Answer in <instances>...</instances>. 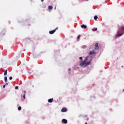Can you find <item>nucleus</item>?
Returning a JSON list of instances; mask_svg holds the SVG:
<instances>
[{"instance_id":"c756f323","label":"nucleus","mask_w":124,"mask_h":124,"mask_svg":"<svg viewBox=\"0 0 124 124\" xmlns=\"http://www.w3.org/2000/svg\"><path fill=\"white\" fill-rule=\"evenodd\" d=\"M87 1L89 0H86Z\"/></svg>"},{"instance_id":"4be33fe9","label":"nucleus","mask_w":124,"mask_h":124,"mask_svg":"<svg viewBox=\"0 0 124 124\" xmlns=\"http://www.w3.org/2000/svg\"><path fill=\"white\" fill-rule=\"evenodd\" d=\"M3 88L4 89V88H5V85H4L3 86Z\"/></svg>"},{"instance_id":"f03ea898","label":"nucleus","mask_w":124,"mask_h":124,"mask_svg":"<svg viewBox=\"0 0 124 124\" xmlns=\"http://www.w3.org/2000/svg\"><path fill=\"white\" fill-rule=\"evenodd\" d=\"M88 57H86L83 61L80 62V65L81 66H86V63L87 62V61H88Z\"/></svg>"},{"instance_id":"ddd939ff","label":"nucleus","mask_w":124,"mask_h":124,"mask_svg":"<svg viewBox=\"0 0 124 124\" xmlns=\"http://www.w3.org/2000/svg\"><path fill=\"white\" fill-rule=\"evenodd\" d=\"M93 31H97V28H93L92 29Z\"/></svg>"},{"instance_id":"412c9836","label":"nucleus","mask_w":124,"mask_h":124,"mask_svg":"<svg viewBox=\"0 0 124 124\" xmlns=\"http://www.w3.org/2000/svg\"><path fill=\"white\" fill-rule=\"evenodd\" d=\"M79 59L81 60V61H83V58H82V57H80Z\"/></svg>"},{"instance_id":"9d476101","label":"nucleus","mask_w":124,"mask_h":124,"mask_svg":"<svg viewBox=\"0 0 124 124\" xmlns=\"http://www.w3.org/2000/svg\"><path fill=\"white\" fill-rule=\"evenodd\" d=\"M91 64V62H86L85 66H87V65H90Z\"/></svg>"},{"instance_id":"0eeeda50","label":"nucleus","mask_w":124,"mask_h":124,"mask_svg":"<svg viewBox=\"0 0 124 124\" xmlns=\"http://www.w3.org/2000/svg\"><path fill=\"white\" fill-rule=\"evenodd\" d=\"M95 53V51L94 50H92L89 52V55H93V54Z\"/></svg>"},{"instance_id":"5701e85b","label":"nucleus","mask_w":124,"mask_h":124,"mask_svg":"<svg viewBox=\"0 0 124 124\" xmlns=\"http://www.w3.org/2000/svg\"><path fill=\"white\" fill-rule=\"evenodd\" d=\"M41 1L43 2V1H44V0H41Z\"/></svg>"},{"instance_id":"a878e982","label":"nucleus","mask_w":124,"mask_h":124,"mask_svg":"<svg viewBox=\"0 0 124 124\" xmlns=\"http://www.w3.org/2000/svg\"><path fill=\"white\" fill-rule=\"evenodd\" d=\"M4 78H7V77H4Z\"/></svg>"},{"instance_id":"bb28decb","label":"nucleus","mask_w":124,"mask_h":124,"mask_svg":"<svg viewBox=\"0 0 124 124\" xmlns=\"http://www.w3.org/2000/svg\"><path fill=\"white\" fill-rule=\"evenodd\" d=\"M9 78H12V77H10Z\"/></svg>"},{"instance_id":"c85d7f7f","label":"nucleus","mask_w":124,"mask_h":124,"mask_svg":"<svg viewBox=\"0 0 124 124\" xmlns=\"http://www.w3.org/2000/svg\"><path fill=\"white\" fill-rule=\"evenodd\" d=\"M26 93V91L24 92V94Z\"/></svg>"},{"instance_id":"a211bd4d","label":"nucleus","mask_w":124,"mask_h":124,"mask_svg":"<svg viewBox=\"0 0 124 124\" xmlns=\"http://www.w3.org/2000/svg\"><path fill=\"white\" fill-rule=\"evenodd\" d=\"M4 81H5V82H7V78H5Z\"/></svg>"},{"instance_id":"f3484780","label":"nucleus","mask_w":124,"mask_h":124,"mask_svg":"<svg viewBox=\"0 0 124 124\" xmlns=\"http://www.w3.org/2000/svg\"><path fill=\"white\" fill-rule=\"evenodd\" d=\"M70 71H71V69L69 68V69H68L69 73H70Z\"/></svg>"},{"instance_id":"6e6552de","label":"nucleus","mask_w":124,"mask_h":124,"mask_svg":"<svg viewBox=\"0 0 124 124\" xmlns=\"http://www.w3.org/2000/svg\"><path fill=\"white\" fill-rule=\"evenodd\" d=\"M53 100H54V98L49 99L48 100V102H49V103H52V102H53Z\"/></svg>"},{"instance_id":"9b49d317","label":"nucleus","mask_w":124,"mask_h":124,"mask_svg":"<svg viewBox=\"0 0 124 124\" xmlns=\"http://www.w3.org/2000/svg\"><path fill=\"white\" fill-rule=\"evenodd\" d=\"M5 75H7V69H6L4 73V76H5Z\"/></svg>"},{"instance_id":"393cba45","label":"nucleus","mask_w":124,"mask_h":124,"mask_svg":"<svg viewBox=\"0 0 124 124\" xmlns=\"http://www.w3.org/2000/svg\"><path fill=\"white\" fill-rule=\"evenodd\" d=\"M5 85H8V83H6L5 84Z\"/></svg>"},{"instance_id":"dca6fc26","label":"nucleus","mask_w":124,"mask_h":124,"mask_svg":"<svg viewBox=\"0 0 124 124\" xmlns=\"http://www.w3.org/2000/svg\"><path fill=\"white\" fill-rule=\"evenodd\" d=\"M80 37H81V35H78L77 39H79V38H80Z\"/></svg>"},{"instance_id":"f257e3e1","label":"nucleus","mask_w":124,"mask_h":124,"mask_svg":"<svg viewBox=\"0 0 124 124\" xmlns=\"http://www.w3.org/2000/svg\"><path fill=\"white\" fill-rule=\"evenodd\" d=\"M117 36H122L124 33V27L121 28V29L118 31Z\"/></svg>"},{"instance_id":"7ed1b4c3","label":"nucleus","mask_w":124,"mask_h":124,"mask_svg":"<svg viewBox=\"0 0 124 124\" xmlns=\"http://www.w3.org/2000/svg\"><path fill=\"white\" fill-rule=\"evenodd\" d=\"M58 28L57 27L55 30L49 31V34H54V33H55V32H56V31H57V30H58Z\"/></svg>"},{"instance_id":"f8f14e48","label":"nucleus","mask_w":124,"mask_h":124,"mask_svg":"<svg viewBox=\"0 0 124 124\" xmlns=\"http://www.w3.org/2000/svg\"><path fill=\"white\" fill-rule=\"evenodd\" d=\"M48 9L49 10H52V9H53V7L52 6H49Z\"/></svg>"},{"instance_id":"20e7f679","label":"nucleus","mask_w":124,"mask_h":124,"mask_svg":"<svg viewBox=\"0 0 124 124\" xmlns=\"http://www.w3.org/2000/svg\"><path fill=\"white\" fill-rule=\"evenodd\" d=\"M67 111V108H63L61 109V112H64Z\"/></svg>"},{"instance_id":"b1692460","label":"nucleus","mask_w":124,"mask_h":124,"mask_svg":"<svg viewBox=\"0 0 124 124\" xmlns=\"http://www.w3.org/2000/svg\"><path fill=\"white\" fill-rule=\"evenodd\" d=\"M10 80H12V78H10Z\"/></svg>"},{"instance_id":"2eb2a0df","label":"nucleus","mask_w":124,"mask_h":124,"mask_svg":"<svg viewBox=\"0 0 124 124\" xmlns=\"http://www.w3.org/2000/svg\"><path fill=\"white\" fill-rule=\"evenodd\" d=\"M18 110H22V107H18Z\"/></svg>"},{"instance_id":"cd10ccee","label":"nucleus","mask_w":124,"mask_h":124,"mask_svg":"<svg viewBox=\"0 0 124 124\" xmlns=\"http://www.w3.org/2000/svg\"><path fill=\"white\" fill-rule=\"evenodd\" d=\"M85 124H88V123L87 122L85 123Z\"/></svg>"},{"instance_id":"4468645a","label":"nucleus","mask_w":124,"mask_h":124,"mask_svg":"<svg viewBox=\"0 0 124 124\" xmlns=\"http://www.w3.org/2000/svg\"><path fill=\"white\" fill-rule=\"evenodd\" d=\"M97 18H98V17H97V16H94V19L95 20H97Z\"/></svg>"},{"instance_id":"423d86ee","label":"nucleus","mask_w":124,"mask_h":124,"mask_svg":"<svg viewBox=\"0 0 124 124\" xmlns=\"http://www.w3.org/2000/svg\"><path fill=\"white\" fill-rule=\"evenodd\" d=\"M62 123H63V124H67V120L63 119L62 120Z\"/></svg>"},{"instance_id":"1a4fd4ad","label":"nucleus","mask_w":124,"mask_h":124,"mask_svg":"<svg viewBox=\"0 0 124 124\" xmlns=\"http://www.w3.org/2000/svg\"><path fill=\"white\" fill-rule=\"evenodd\" d=\"M81 28L82 29H87V26L83 24L81 26Z\"/></svg>"},{"instance_id":"39448f33","label":"nucleus","mask_w":124,"mask_h":124,"mask_svg":"<svg viewBox=\"0 0 124 124\" xmlns=\"http://www.w3.org/2000/svg\"><path fill=\"white\" fill-rule=\"evenodd\" d=\"M99 46H98V43H96L95 45V50H98Z\"/></svg>"},{"instance_id":"aec40b11","label":"nucleus","mask_w":124,"mask_h":124,"mask_svg":"<svg viewBox=\"0 0 124 124\" xmlns=\"http://www.w3.org/2000/svg\"><path fill=\"white\" fill-rule=\"evenodd\" d=\"M23 98L25 99L26 98V94L23 95Z\"/></svg>"},{"instance_id":"6ab92c4d","label":"nucleus","mask_w":124,"mask_h":124,"mask_svg":"<svg viewBox=\"0 0 124 124\" xmlns=\"http://www.w3.org/2000/svg\"><path fill=\"white\" fill-rule=\"evenodd\" d=\"M15 89L16 90H18V89H19V87L18 86H16Z\"/></svg>"}]
</instances>
